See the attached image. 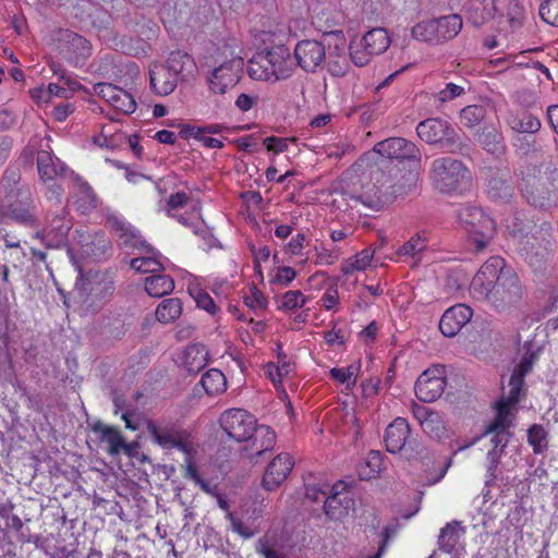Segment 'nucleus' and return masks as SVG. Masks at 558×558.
I'll list each match as a JSON object with an SVG mask.
<instances>
[{
  "label": "nucleus",
  "instance_id": "obj_1",
  "mask_svg": "<svg viewBox=\"0 0 558 558\" xmlns=\"http://www.w3.org/2000/svg\"><path fill=\"white\" fill-rule=\"evenodd\" d=\"M470 293L498 313L517 307L524 296L519 277L512 269L505 268L500 257H490L481 267L470 284Z\"/></svg>",
  "mask_w": 558,
  "mask_h": 558
},
{
  "label": "nucleus",
  "instance_id": "obj_2",
  "mask_svg": "<svg viewBox=\"0 0 558 558\" xmlns=\"http://www.w3.org/2000/svg\"><path fill=\"white\" fill-rule=\"evenodd\" d=\"M247 72L253 80L257 81L275 83L287 80L294 72L291 52L283 45L257 52L248 61Z\"/></svg>",
  "mask_w": 558,
  "mask_h": 558
},
{
  "label": "nucleus",
  "instance_id": "obj_3",
  "mask_svg": "<svg viewBox=\"0 0 558 558\" xmlns=\"http://www.w3.org/2000/svg\"><path fill=\"white\" fill-rule=\"evenodd\" d=\"M429 178L434 187L444 194L461 195L472 186L471 170L452 157H438L430 165Z\"/></svg>",
  "mask_w": 558,
  "mask_h": 558
},
{
  "label": "nucleus",
  "instance_id": "obj_4",
  "mask_svg": "<svg viewBox=\"0 0 558 558\" xmlns=\"http://www.w3.org/2000/svg\"><path fill=\"white\" fill-rule=\"evenodd\" d=\"M523 193L534 207H550L558 193V169L551 163H542L536 173L525 180Z\"/></svg>",
  "mask_w": 558,
  "mask_h": 558
},
{
  "label": "nucleus",
  "instance_id": "obj_5",
  "mask_svg": "<svg viewBox=\"0 0 558 558\" xmlns=\"http://www.w3.org/2000/svg\"><path fill=\"white\" fill-rule=\"evenodd\" d=\"M341 193L350 199L374 210L383 208L388 201L368 175L360 174L353 169L343 173Z\"/></svg>",
  "mask_w": 558,
  "mask_h": 558
},
{
  "label": "nucleus",
  "instance_id": "obj_6",
  "mask_svg": "<svg viewBox=\"0 0 558 558\" xmlns=\"http://www.w3.org/2000/svg\"><path fill=\"white\" fill-rule=\"evenodd\" d=\"M417 136L429 145H439L452 154H464L468 145L462 143L452 125L440 118H428L416 125Z\"/></svg>",
  "mask_w": 558,
  "mask_h": 558
},
{
  "label": "nucleus",
  "instance_id": "obj_7",
  "mask_svg": "<svg viewBox=\"0 0 558 558\" xmlns=\"http://www.w3.org/2000/svg\"><path fill=\"white\" fill-rule=\"evenodd\" d=\"M461 226L469 233L475 252H482L495 235V221L474 205H464L458 211Z\"/></svg>",
  "mask_w": 558,
  "mask_h": 558
},
{
  "label": "nucleus",
  "instance_id": "obj_8",
  "mask_svg": "<svg viewBox=\"0 0 558 558\" xmlns=\"http://www.w3.org/2000/svg\"><path fill=\"white\" fill-rule=\"evenodd\" d=\"M146 428L153 441L162 449H178L184 454H189L193 447L191 433L175 422L148 420Z\"/></svg>",
  "mask_w": 558,
  "mask_h": 558
},
{
  "label": "nucleus",
  "instance_id": "obj_9",
  "mask_svg": "<svg viewBox=\"0 0 558 558\" xmlns=\"http://www.w3.org/2000/svg\"><path fill=\"white\" fill-rule=\"evenodd\" d=\"M226 60L215 66L207 75L209 90L223 95L241 80L244 61L234 51L223 52Z\"/></svg>",
  "mask_w": 558,
  "mask_h": 558
},
{
  "label": "nucleus",
  "instance_id": "obj_10",
  "mask_svg": "<svg viewBox=\"0 0 558 558\" xmlns=\"http://www.w3.org/2000/svg\"><path fill=\"white\" fill-rule=\"evenodd\" d=\"M219 423L227 435L238 442L246 441L259 427L253 414L243 409H229L225 411Z\"/></svg>",
  "mask_w": 558,
  "mask_h": 558
},
{
  "label": "nucleus",
  "instance_id": "obj_11",
  "mask_svg": "<svg viewBox=\"0 0 558 558\" xmlns=\"http://www.w3.org/2000/svg\"><path fill=\"white\" fill-rule=\"evenodd\" d=\"M521 251L532 266H541L546 254L555 244L553 227L549 222H542L534 234L525 235Z\"/></svg>",
  "mask_w": 558,
  "mask_h": 558
},
{
  "label": "nucleus",
  "instance_id": "obj_12",
  "mask_svg": "<svg viewBox=\"0 0 558 558\" xmlns=\"http://www.w3.org/2000/svg\"><path fill=\"white\" fill-rule=\"evenodd\" d=\"M296 65L306 73H316L327 61L326 48L315 39L300 40L293 50Z\"/></svg>",
  "mask_w": 558,
  "mask_h": 558
},
{
  "label": "nucleus",
  "instance_id": "obj_13",
  "mask_svg": "<svg viewBox=\"0 0 558 558\" xmlns=\"http://www.w3.org/2000/svg\"><path fill=\"white\" fill-rule=\"evenodd\" d=\"M374 151L387 159L420 161L421 151L415 143L404 137H389L378 142Z\"/></svg>",
  "mask_w": 558,
  "mask_h": 558
},
{
  "label": "nucleus",
  "instance_id": "obj_14",
  "mask_svg": "<svg viewBox=\"0 0 558 558\" xmlns=\"http://www.w3.org/2000/svg\"><path fill=\"white\" fill-rule=\"evenodd\" d=\"M446 387L445 369L433 367L423 372L415 383V396L425 403L437 400Z\"/></svg>",
  "mask_w": 558,
  "mask_h": 558
},
{
  "label": "nucleus",
  "instance_id": "obj_15",
  "mask_svg": "<svg viewBox=\"0 0 558 558\" xmlns=\"http://www.w3.org/2000/svg\"><path fill=\"white\" fill-rule=\"evenodd\" d=\"M341 484L331 486L330 494L324 500V513L329 521L343 522L354 511L355 501L344 488L339 490Z\"/></svg>",
  "mask_w": 558,
  "mask_h": 558
},
{
  "label": "nucleus",
  "instance_id": "obj_16",
  "mask_svg": "<svg viewBox=\"0 0 558 558\" xmlns=\"http://www.w3.org/2000/svg\"><path fill=\"white\" fill-rule=\"evenodd\" d=\"M486 193L494 202L508 203L514 194V184L507 169H489Z\"/></svg>",
  "mask_w": 558,
  "mask_h": 558
},
{
  "label": "nucleus",
  "instance_id": "obj_17",
  "mask_svg": "<svg viewBox=\"0 0 558 558\" xmlns=\"http://www.w3.org/2000/svg\"><path fill=\"white\" fill-rule=\"evenodd\" d=\"M294 466L293 458L287 453L281 452L277 454L267 465L262 485L266 490H275L278 488L291 473Z\"/></svg>",
  "mask_w": 558,
  "mask_h": 558
},
{
  "label": "nucleus",
  "instance_id": "obj_18",
  "mask_svg": "<svg viewBox=\"0 0 558 558\" xmlns=\"http://www.w3.org/2000/svg\"><path fill=\"white\" fill-rule=\"evenodd\" d=\"M95 93L108 101L114 109L131 114L136 110V101L131 94L110 83L94 85Z\"/></svg>",
  "mask_w": 558,
  "mask_h": 558
},
{
  "label": "nucleus",
  "instance_id": "obj_19",
  "mask_svg": "<svg viewBox=\"0 0 558 558\" xmlns=\"http://www.w3.org/2000/svg\"><path fill=\"white\" fill-rule=\"evenodd\" d=\"M473 316V310L465 304H456L445 311L439 320V330L445 337H454Z\"/></svg>",
  "mask_w": 558,
  "mask_h": 558
},
{
  "label": "nucleus",
  "instance_id": "obj_20",
  "mask_svg": "<svg viewBox=\"0 0 558 558\" xmlns=\"http://www.w3.org/2000/svg\"><path fill=\"white\" fill-rule=\"evenodd\" d=\"M75 233L82 253L95 260L105 258L111 250V242L104 232L90 234L83 230H76Z\"/></svg>",
  "mask_w": 558,
  "mask_h": 558
},
{
  "label": "nucleus",
  "instance_id": "obj_21",
  "mask_svg": "<svg viewBox=\"0 0 558 558\" xmlns=\"http://www.w3.org/2000/svg\"><path fill=\"white\" fill-rule=\"evenodd\" d=\"M82 291L92 299V302H102L112 295L114 291L113 280L105 274H88L82 279Z\"/></svg>",
  "mask_w": 558,
  "mask_h": 558
},
{
  "label": "nucleus",
  "instance_id": "obj_22",
  "mask_svg": "<svg viewBox=\"0 0 558 558\" xmlns=\"http://www.w3.org/2000/svg\"><path fill=\"white\" fill-rule=\"evenodd\" d=\"M181 78L170 71L163 63L154 64L149 70V85L158 96L170 95Z\"/></svg>",
  "mask_w": 558,
  "mask_h": 558
},
{
  "label": "nucleus",
  "instance_id": "obj_23",
  "mask_svg": "<svg viewBox=\"0 0 558 558\" xmlns=\"http://www.w3.org/2000/svg\"><path fill=\"white\" fill-rule=\"evenodd\" d=\"M247 441H250L248 446L245 447V451H248L247 458L257 463V458L274 449L276 434L269 426L260 425Z\"/></svg>",
  "mask_w": 558,
  "mask_h": 558
},
{
  "label": "nucleus",
  "instance_id": "obj_24",
  "mask_svg": "<svg viewBox=\"0 0 558 558\" xmlns=\"http://www.w3.org/2000/svg\"><path fill=\"white\" fill-rule=\"evenodd\" d=\"M410 426L405 418L397 417L385 432L386 448L391 453L401 451L410 436Z\"/></svg>",
  "mask_w": 558,
  "mask_h": 558
},
{
  "label": "nucleus",
  "instance_id": "obj_25",
  "mask_svg": "<svg viewBox=\"0 0 558 558\" xmlns=\"http://www.w3.org/2000/svg\"><path fill=\"white\" fill-rule=\"evenodd\" d=\"M163 64L179 76L181 81H186L189 76H194L197 72L194 59L181 50L170 52Z\"/></svg>",
  "mask_w": 558,
  "mask_h": 558
},
{
  "label": "nucleus",
  "instance_id": "obj_26",
  "mask_svg": "<svg viewBox=\"0 0 558 558\" xmlns=\"http://www.w3.org/2000/svg\"><path fill=\"white\" fill-rule=\"evenodd\" d=\"M507 124L517 133L535 134L541 130V120L525 110L509 111Z\"/></svg>",
  "mask_w": 558,
  "mask_h": 558
},
{
  "label": "nucleus",
  "instance_id": "obj_27",
  "mask_svg": "<svg viewBox=\"0 0 558 558\" xmlns=\"http://www.w3.org/2000/svg\"><path fill=\"white\" fill-rule=\"evenodd\" d=\"M37 169L43 181H51L68 170L66 166L47 150L37 154Z\"/></svg>",
  "mask_w": 558,
  "mask_h": 558
},
{
  "label": "nucleus",
  "instance_id": "obj_28",
  "mask_svg": "<svg viewBox=\"0 0 558 558\" xmlns=\"http://www.w3.org/2000/svg\"><path fill=\"white\" fill-rule=\"evenodd\" d=\"M93 430L99 435L100 441L109 445L108 452L110 454H118L121 450L128 449V445L118 428L107 426L102 422L97 421L93 425Z\"/></svg>",
  "mask_w": 558,
  "mask_h": 558
},
{
  "label": "nucleus",
  "instance_id": "obj_29",
  "mask_svg": "<svg viewBox=\"0 0 558 558\" xmlns=\"http://www.w3.org/2000/svg\"><path fill=\"white\" fill-rule=\"evenodd\" d=\"M106 223L109 228L114 230L120 238L124 239V243L126 245L136 247V246H146L145 241L142 236L132 228L131 225L126 223L123 219L119 218L116 215H108L106 219Z\"/></svg>",
  "mask_w": 558,
  "mask_h": 558
},
{
  "label": "nucleus",
  "instance_id": "obj_30",
  "mask_svg": "<svg viewBox=\"0 0 558 558\" xmlns=\"http://www.w3.org/2000/svg\"><path fill=\"white\" fill-rule=\"evenodd\" d=\"M465 530L461 526L459 521H452L447 523L441 530L438 536L439 549L444 553L451 554L456 551L457 546L460 542L461 536Z\"/></svg>",
  "mask_w": 558,
  "mask_h": 558
},
{
  "label": "nucleus",
  "instance_id": "obj_31",
  "mask_svg": "<svg viewBox=\"0 0 558 558\" xmlns=\"http://www.w3.org/2000/svg\"><path fill=\"white\" fill-rule=\"evenodd\" d=\"M65 41L66 51L70 54V60L78 62L85 60L90 56L92 46L89 41L83 36L73 33L65 32L63 35Z\"/></svg>",
  "mask_w": 558,
  "mask_h": 558
},
{
  "label": "nucleus",
  "instance_id": "obj_32",
  "mask_svg": "<svg viewBox=\"0 0 558 558\" xmlns=\"http://www.w3.org/2000/svg\"><path fill=\"white\" fill-rule=\"evenodd\" d=\"M438 41L444 43L454 38L462 28V19L459 14H449L434 19Z\"/></svg>",
  "mask_w": 558,
  "mask_h": 558
},
{
  "label": "nucleus",
  "instance_id": "obj_33",
  "mask_svg": "<svg viewBox=\"0 0 558 558\" xmlns=\"http://www.w3.org/2000/svg\"><path fill=\"white\" fill-rule=\"evenodd\" d=\"M513 405L499 400L496 403V415L486 426L485 434H492L496 429L510 430L514 426V413L511 412Z\"/></svg>",
  "mask_w": 558,
  "mask_h": 558
},
{
  "label": "nucleus",
  "instance_id": "obj_34",
  "mask_svg": "<svg viewBox=\"0 0 558 558\" xmlns=\"http://www.w3.org/2000/svg\"><path fill=\"white\" fill-rule=\"evenodd\" d=\"M71 228L72 221L69 218V210L65 206H59L49 222V233L53 234L58 242H61L66 239Z\"/></svg>",
  "mask_w": 558,
  "mask_h": 558
},
{
  "label": "nucleus",
  "instance_id": "obj_35",
  "mask_svg": "<svg viewBox=\"0 0 558 558\" xmlns=\"http://www.w3.org/2000/svg\"><path fill=\"white\" fill-rule=\"evenodd\" d=\"M361 43L366 46L371 53L378 56L388 49L390 39L385 28L377 27L368 31L361 39Z\"/></svg>",
  "mask_w": 558,
  "mask_h": 558
},
{
  "label": "nucleus",
  "instance_id": "obj_36",
  "mask_svg": "<svg viewBox=\"0 0 558 558\" xmlns=\"http://www.w3.org/2000/svg\"><path fill=\"white\" fill-rule=\"evenodd\" d=\"M174 289V281L168 275H153L145 279V290L154 298H161Z\"/></svg>",
  "mask_w": 558,
  "mask_h": 558
},
{
  "label": "nucleus",
  "instance_id": "obj_37",
  "mask_svg": "<svg viewBox=\"0 0 558 558\" xmlns=\"http://www.w3.org/2000/svg\"><path fill=\"white\" fill-rule=\"evenodd\" d=\"M201 385L207 395L215 396L226 390L227 380L222 372L211 368L202 376Z\"/></svg>",
  "mask_w": 558,
  "mask_h": 558
},
{
  "label": "nucleus",
  "instance_id": "obj_38",
  "mask_svg": "<svg viewBox=\"0 0 558 558\" xmlns=\"http://www.w3.org/2000/svg\"><path fill=\"white\" fill-rule=\"evenodd\" d=\"M182 313V303L179 299H166L156 308V318L162 324L175 320Z\"/></svg>",
  "mask_w": 558,
  "mask_h": 558
},
{
  "label": "nucleus",
  "instance_id": "obj_39",
  "mask_svg": "<svg viewBox=\"0 0 558 558\" xmlns=\"http://www.w3.org/2000/svg\"><path fill=\"white\" fill-rule=\"evenodd\" d=\"M493 9L498 15L507 16L511 25L520 23L523 14L522 7L515 0H495Z\"/></svg>",
  "mask_w": 558,
  "mask_h": 558
},
{
  "label": "nucleus",
  "instance_id": "obj_40",
  "mask_svg": "<svg viewBox=\"0 0 558 558\" xmlns=\"http://www.w3.org/2000/svg\"><path fill=\"white\" fill-rule=\"evenodd\" d=\"M207 351L202 344H193L185 351L184 364L189 373H197L206 365Z\"/></svg>",
  "mask_w": 558,
  "mask_h": 558
},
{
  "label": "nucleus",
  "instance_id": "obj_41",
  "mask_svg": "<svg viewBox=\"0 0 558 558\" xmlns=\"http://www.w3.org/2000/svg\"><path fill=\"white\" fill-rule=\"evenodd\" d=\"M71 175L78 187V206L83 209L95 208L97 206V196L92 186L74 172H71Z\"/></svg>",
  "mask_w": 558,
  "mask_h": 558
},
{
  "label": "nucleus",
  "instance_id": "obj_42",
  "mask_svg": "<svg viewBox=\"0 0 558 558\" xmlns=\"http://www.w3.org/2000/svg\"><path fill=\"white\" fill-rule=\"evenodd\" d=\"M411 35L414 39L423 43L439 44L434 20L415 24L411 29Z\"/></svg>",
  "mask_w": 558,
  "mask_h": 558
},
{
  "label": "nucleus",
  "instance_id": "obj_43",
  "mask_svg": "<svg viewBox=\"0 0 558 558\" xmlns=\"http://www.w3.org/2000/svg\"><path fill=\"white\" fill-rule=\"evenodd\" d=\"M7 216L15 222L29 227L36 221L32 207L23 203L11 204L7 209Z\"/></svg>",
  "mask_w": 558,
  "mask_h": 558
},
{
  "label": "nucleus",
  "instance_id": "obj_44",
  "mask_svg": "<svg viewBox=\"0 0 558 558\" xmlns=\"http://www.w3.org/2000/svg\"><path fill=\"white\" fill-rule=\"evenodd\" d=\"M487 109L482 105H471L460 111V122L463 126L472 129L478 125L486 117Z\"/></svg>",
  "mask_w": 558,
  "mask_h": 558
},
{
  "label": "nucleus",
  "instance_id": "obj_45",
  "mask_svg": "<svg viewBox=\"0 0 558 558\" xmlns=\"http://www.w3.org/2000/svg\"><path fill=\"white\" fill-rule=\"evenodd\" d=\"M478 144L488 153L497 154L502 150L501 135L494 129H484L477 134Z\"/></svg>",
  "mask_w": 558,
  "mask_h": 558
},
{
  "label": "nucleus",
  "instance_id": "obj_46",
  "mask_svg": "<svg viewBox=\"0 0 558 558\" xmlns=\"http://www.w3.org/2000/svg\"><path fill=\"white\" fill-rule=\"evenodd\" d=\"M336 50H340L341 53L337 56L336 59H332V54H329V59L327 62L328 72L335 77H342L347 74L349 70V63L344 52V43L342 46H336Z\"/></svg>",
  "mask_w": 558,
  "mask_h": 558
},
{
  "label": "nucleus",
  "instance_id": "obj_47",
  "mask_svg": "<svg viewBox=\"0 0 558 558\" xmlns=\"http://www.w3.org/2000/svg\"><path fill=\"white\" fill-rule=\"evenodd\" d=\"M527 441L535 453H542L547 448V432L539 424H533L527 429Z\"/></svg>",
  "mask_w": 558,
  "mask_h": 558
},
{
  "label": "nucleus",
  "instance_id": "obj_48",
  "mask_svg": "<svg viewBox=\"0 0 558 558\" xmlns=\"http://www.w3.org/2000/svg\"><path fill=\"white\" fill-rule=\"evenodd\" d=\"M90 25L98 32H108L111 28V14L100 7H94L88 13Z\"/></svg>",
  "mask_w": 558,
  "mask_h": 558
},
{
  "label": "nucleus",
  "instance_id": "obj_49",
  "mask_svg": "<svg viewBox=\"0 0 558 558\" xmlns=\"http://www.w3.org/2000/svg\"><path fill=\"white\" fill-rule=\"evenodd\" d=\"M490 435V444L493 448L488 452H496L498 457H502L505 453V449L508 446L510 438L513 436L511 430L506 429H496L492 432V434L483 433V436Z\"/></svg>",
  "mask_w": 558,
  "mask_h": 558
},
{
  "label": "nucleus",
  "instance_id": "obj_50",
  "mask_svg": "<svg viewBox=\"0 0 558 558\" xmlns=\"http://www.w3.org/2000/svg\"><path fill=\"white\" fill-rule=\"evenodd\" d=\"M131 268L138 272H157L163 267L155 256L136 257L131 260Z\"/></svg>",
  "mask_w": 558,
  "mask_h": 558
},
{
  "label": "nucleus",
  "instance_id": "obj_51",
  "mask_svg": "<svg viewBox=\"0 0 558 558\" xmlns=\"http://www.w3.org/2000/svg\"><path fill=\"white\" fill-rule=\"evenodd\" d=\"M422 429L432 438H441L446 434L445 424L438 412H435L422 424Z\"/></svg>",
  "mask_w": 558,
  "mask_h": 558
},
{
  "label": "nucleus",
  "instance_id": "obj_52",
  "mask_svg": "<svg viewBox=\"0 0 558 558\" xmlns=\"http://www.w3.org/2000/svg\"><path fill=\"white\" fill-rule=\"evenodd\" d=\"M509 388L508 396L502 397L500 400L511 405H515L524 392V379L520 378V375H511Z\"/></svg>",
  "mask_w": 558,
  "mask_h": 558
},
{
  "label": "nucleus",
  "instance_id": "obj_53",
  "mask_svg": "<svg viewBox=\"0 0 558 558\" xmlns=\"http://www.w3.org/2000/svg\"><path fill=\"white\" fill-rule=\"evenodd\" d=\"M373 57L374 54L368 51L361 40L350 45V58L356 66H364L368 64Z\"/></svg>",
  "mask_w": 558,
  "mask_h": 558
},
{
  "label": "nucleus",
  "instance_id": "obj_54",
  "mask_svg": "<svg viewBox=\"0 0 558 558\" xmlns=\"http://www.w3.org/2000/svg\"><path fill=\"white\" fill-rule=\"evenodd\" d=\"M50 70L53 75L58 76V78L63 82V84L70 87L72 90H78L82 88V85L75 80L74 75L69 73L62 64L59 62H50Z\"/></svg>",
  "mask_w": 558,
  "mask_h": 558
},
{
  "label": "nucleus",
  "instance_id": "obj_55",
  "mask_svg": "<svg viewBox=\"0 0 558 558\" xmlns=\"http://www.w3.org/2000/svg\"><path fill=\"white\" fill-rule=\"evenodd\" d=\"M465 93V88L454 83H448L446 86L434 95V98L439 104H445L453 100Z\"/></svg>",
  "mask_w": 558,
  "mask_h": 558
},
{
  "label": "nucleus",
  "instance_id": "obj_56",
  "mask_svg": "<svg viewBox=\"0 0 558 558\" xmlns=\"http://www.w3.org/2000/svg\"><path fill=\"white\" fill-rule=\"evenodd\" d=\"M539 15L544 22L558 27V0H546L542 3Z\"/></svg>",
  "mask_w": 558,
  "mask_h": 558
},
{
  "label": "nucleus",
  "instance_id": "obj_57",
  "mask_svg": "<svg viewBox=\"0 0 558 558\" xmlns=\"http://www.w3.org/2000/svg\"><path fill=\"white\" fill-rule=\"evenodd\" d=\"M331 487L328 484H306L305 485V497L312 501H319L326 499L330 494Z\"/></svg>",
  "mask_w": 558,
  "mask_h": 558
},
{
  "label": "nucleus",
  "instance_id": "obj_58",
  "mask_svg": "<svg viewBox=\"0 0 558 558\" xmlns=\"http://www.w3.org/2000/svg\"><path fill=\"white\" fill-rule=\"evenodd\" d=\"M306 298L300 290H291L283 294L281 307L295 310L305 304Z\"/></svg>",
  "mask_w": 558,
  "mask_h": 558
},
{
  "label": "nucleus",
  "instance_id": "obj_59",
  "mask_svg": "<svg viewBox=\"0 0 558 558\" xmlns=\"http://www.w3.org/2000/svg\"><path fill=\"white\" fill-rule=\"evenodd\" d=\"M487 471H486V486H492L495 484L497 480V469L500 464L501 457H498L496 452H487Z\"/></svg>",
  "mask_w": 558,
  "mask_h": 558
},
{
  "label": "nucleus",
  "instance_id": "obj_60",
  "mask_svg": "<svg viewBox=\"0 0 558 558\" xmlns=\"http://www.w3.org/2000/svg\"><path fill=\"white\" fill-rule=\"evenodd\" d=\"M191 294L199 308H203L210 314L216 312L217 306L213 298L206 291L198 289L195 292H191Z\"/></svg>",
  "mask_w": 558,
  "mask_h": 558
},
{
  "label": "nucleus",
  "instance_id": "obj_61",
  "mask_svg": "<svg viewBox=\"0 0 558 558\" xmlns=\"http://www.w3.org/2000/svg\"><path fill=\"white\" fill-rule=\"evenodd\" d=\"M426 247L425 240L421 236H415L405 242L398 251L400 255H412L422 252Z\"/></svg>",
  "mask_w": 558,
  "mask_h": 558
},
{
  "label": "nucleus",
  "instance_id": "obj_62",
  "mask_svg": "<svg viewBox=\"0 0 558 558\" xmlns=\"http://www.w3.org/2000/svg\"><path fill=\"white\" fill-rule=\"evenodd\" d=\"M359 371V366H354V365H350L348 366L347 368H331L330 369V376L331 378H333L335 380L341 383V384H344V383H349V380L356 376V373ZM355 383V379L353 380V384Z\"/></svg>",
  "mask_w": 558,
  "mask_h": 558
},
{
  "label": "nucleus",
  "instance_id": "obj_63",
  "mask_svg": "<svg viewBox=\"0 0 558 558\" xmlns=\"http://www.w3.org/2000/svg\"><path fill=\"white\" fill-rule=\"evenodd\" d=\"M244 303L254 310H264L267 305L266 298L264 296L263 292L259 291L256 287H253L251 289V295L244 296Z\"/></svg>",
  "mask_w": 558,
  "mask_h": 558
},
{
  "label": "nucleus",
  "instance_id": "obj_64",
  "mask_svg": "<svg viewBox=\"0 0 558 558\" xmlns=\"http://www.w3.org/2000/svg\"><path fill=\"white\" fill-rule=\"evenodd\" d=\"M256 551L264 558H284V556L276 550L266 538H259L256 543Z\"/></svg>",
  "mask_w": 558,
  "mask_h": 558
}]
</instances>
